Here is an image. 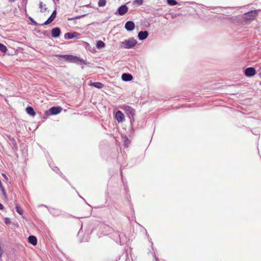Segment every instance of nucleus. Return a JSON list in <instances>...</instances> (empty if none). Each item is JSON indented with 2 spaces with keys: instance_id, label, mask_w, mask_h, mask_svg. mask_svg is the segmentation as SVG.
I'll return each instance as SVG.
<instances>
[{
  "instance_id": "obj_11",
  "label": "nucleus",
  "mask_w": 261,
  "mask_h": 261,
  "mask_svg": "<svg viewBox=\"0 0 261 261\" xmlns=\"http://www.w3.org/2000/svg\"><path fill=\"white\" fill-rule=\"evenodd\" d=\"M148 36V33L147 31H140L138 33V37L139 40H143L145 39L146 38H147Z\"/></svg>"
},
{
  "instance_id": "obj_22",
  "label": "nucleus",
  "mask_w": 261,
  "mask_h": 261,
  "mask_svg": "<svg viewBox=\"0 0 261 261\" xmlns=\"http://www.w3.org/2000/svg\"><path fill=\"white\" fill-rule=\"evenodd\" d=\"M168 5L170 6H174L177 4V2L175 0H167V1Z\"/></svg>"
},
{
  "instance_id": "obj_14",
  "label": "nucleus",
  "mask_w": 261,
  "mask_h": 261,
  "mask_svg": "<svg viewBox=\"0 0 261 261\" xmlns=\"http://www.w3.org/2000/svg\"><path fill=\"white\" fill-rule=\"evenodd\" d=\"M121 77L123 81L126 82L130 81L133 79V76L128 73H123Z\"/></svg>"
},
{
  "instance_id": "obj_8",
  "label": "nucleus",
  "mask_w": 261,
  "mask_h": 261,
  "mask_svg": "<svg viewBox=\"0 0 261 261\" xmlns=\"http://www.w3.org/2000/svg\"><path fill=\"white\" fill-rule=\"evenodd\" d=\"M115 118L118 122H122L124 120V115L120 111L116 113Z\"/></svg>"
},
{
  "instance_id": "obj_32",
  "label": "nucleus",
  "mask_w": 261,
  "mask_h": 261,
  "mask_svg": "<svg viewBox=\"0 0 261 261\" xmlns=\"http://www.w3.org/2000/svg\"><path fill=\"white\" fill-rule=\"evenodd\" d=\"M16 0H9V1L10 2H14L15 1H16Z\"/></svg>"
},
{
  "instance_id": "obj_5",
  "label": "nucleus",
  "mask_w": 261,
  "mask_h": 261,
  "mask_svg": "<svg viewBox=\"0 0 261 261\" xmlns=\"http://www.w3.org/2000/svg\"><path fill=\"white\" fill-rule=\"evenodd\" d=\"M124 110L125 111L127 115H128L129 117L131 116L132 117H133L135 115V110L129 106H125L124 107Z\"/></svg>"
},
{
  "instance_id": "obj_17",
  "label": "nucleus",
  "mask_w": 261,
  "mask_h": 261,
  "mask_svg": "<svg viewBox=\"0 0 261 261\" xmlns=\"http://www.w3.org/2000/svg\"><path fill=\"white\" fill-rule=\"evenodd\" d=\"M90 85L94 86L98 89H101L103 87V84L100 82H93Z\"/></svg>"
},
{
  "instance_id": "obj_30",
  "label": "nucleus",
  "mask_w": 261,
  "mask_h": 261,
  "mask_svg": "<svg viewBox=\"0 0 261 261\" xmlns=\"http://www.w3.org/2000/svg\"><path fill=\"white\" fill-rule=\"evenodd\" d=\"M2 175L4 176V177L6 180V181L8 180V178L7 177V176L5 174H2Z\"/></svg>"
},
{
  "instance_id": "obj_9",
  "label": "nucleus",
  "mask_w": 261,
  "mask_h": 261,
  "mask_svg": "<svg viewBox=\"0 0 261 261\" xmlns=\"http://www.w3.org/2000/svg\"><path fill=\"white\" fill-rule=\"evenodd\" d=\"M56 14V10H54L53 12L51 15L50 16V17L47 19V20L46 21H45L43 23L41 24V25H47L51 23L55 18Z\"/></svg>"
},
{
  "instance_id": "obj_33",
  "label": "nucleus",
  "mask_w": 261,
  "mask_h": 261,
  "mask_svg": "<svg viewBox=\"0 0 261 261\" xmlns=\"http://www.w3.org/2000/svg\"><path fill=\"white\" fill-rule=\"evenodd\" d=\"M23 1H26V3H27L28 0H23Z\"/></svg>"
},
{
  "instance_id": "obj_23",
  "label": "nucleus",
  "mask_w": 261,
  "mask_h": 261,
  "mask_svg": "<svg viewBox=\"0 0 261 261\" xmlns=\"http://www.w3.org/2000/svg\"><path fill=\"white\" fill-rule=\"evenodd\" d=\"M16 210L18 214H19L20 215H22L23 211L21 210V208H20V207L17 204H16Z\"/></svg>"
},
{
  "instance_id": "obj_2",
  "label": "nucleus",
  "mask_w": 261,
  "mask_h": 261,
  "mask_svg": "<svg viewBox=\"0 0 261 261\" xmlns=\"http://www.w3.org/2000/svg\"><path fill=\"white\" fill-rule=\"evenodd\" d=\"M137 43L135 39L131 38L125 40L121 43V47L124 48H130L134 47Z\"/></svg>"
},
{
  "instance_id": "obj_1",
  "label": "nucleus",
  "mask_w": 261,
  "mask_h": 261,
  "mask_svg": "<svg viewBox=\"0 0 261 261\" xmlns=\"http://www.w3.org/2000/svg\"><path fill=\"white\" fill-rule=\"evenodd\" d=\"M66 61L77 64H86V62L82 58L75 56L66 55Z\"/></svg>"
},
{
  "instance_id": "obj_13",
  "label": "nucleus",
  "mask_w": 261,
  "mask_h": 261,
  "mask_svg": "<svg viewBox=\"0 0 261 261\" xmlns=\"http://www.w3.org/2000/svg\"><path fill=\"white\" fill-rule=\"evenodd\" d=\"M80 34L75 32H69L66 33V37L68 39H73L75 38H76L78 36H79Z\"/></svg>"
},
{
  "instance_id": "obj_35",
  "label": "nucleus",
  "mask_w": 261,
  "mask_h": 261,
  "mask_svg": "<svg viewBox=\"0 0 261 261\" xmlns=\"http://www.w3.org/2000/svg\"><path fill=\"white\" fill-rule=\"evenodd\" d=\"M119 236L120 237V239H121L120 234H119Z\"/></svg>"
},
{
  "instance_id": "obj_25",
  "label": "nucleus",
  "mask_w": 261,
  "mask_h": 261,
  "mask_svg": "<svg viewBox=\"0 0 261 261\" xmlns=\"http://www.w3.org/2000/svg\"><path fill=\"white\" fill-rule=\"evenodd\" d=\"M0 189H1V191H2V192L3 193V196H4L5 198H6L7 197V195H6V193L5 192L4 187H2V188H1Z\"/></svg>"
},
{
  "instance_id": "obj_27",
  "label": "nucleus",
  "mask_w": 261,
  "mask_h": 261,
  "mask_svg": "<svg viewBox=\"0 0 261 261\" xmlns=\"http://www.w3.org/2000/svg\"><path fill=\"white\" fill-rule=\"evenodd\" d=\"M125 145L127 147L129 144V141L127 139H126V140L124 142Z\"/></svg>"
},
{
  "instance_id": "obj_28",
  "label": "nucleus",
  "mask_w": 261,
  "mask_h": 261,
  "mask_svg": "<svg viewBox=\"0 0 261 261\" xmlns=\"http://www.w3.org/2000/svg\"><path fill=\"white\" fill-rule=\"evenodd\" d=\"M30 19L34 24H35L36 25H37V23L33 19H32V18H30Z\"/></svg>"
},
{
  "instance_id": "obj_34",
  "label": "nucleus",
  "mask_w": 261,
  "mask_h": 261,
  "mask_svg": "<svg viewBox=\"0 0 261 261\" xmlns=\"http://www.w3.org/2000/svg\"><path fill=\"white\" fill-rule=\"evenodd\" d=\"M68 20H71L72 19L71 18H68Z\"/></svg>"
},
{
  "instance_id": "obj_6",
  "label": "nucleus",
  "mask_w": 261,
  "mask_h": 261,
  "mask_svg": "<svg viewBox=\"0 0 261 261\" xmlns=\"http://www.w3.org/2000/svg\"><path fill=\"white\" fill-rule=\"evenodd\" d=\"M128 10V7L125 5H123L118 8L117 12L120 15H123L127 12Z\"/></svg>"
},
{
  "instance_id": "obj_10",
  "label": "nucleus",
  "mask_w": 261,
  "mask_h": 261,
  "mask_svg": "<svg viewBox=\"0 0 261 261\" xmlns=\"http://www.w3.org/2000/svg\"><path fill=\"white\" fill-rule=\"evenodd\" d=\"M246 17L248 19H253L257 15V11H251L245 14Z\"/></svg>"
},
{
  "instance_id": "obj_7",
  "label": "nucleus",
  "mask_w": 261,
  "mask_h": 261,
  "mask_svg": "<svg viewBox=\"0 0 261 261\" xmlns=\"http://www.w3.org/2000/svg\"><path fill=\"white\" fill-rule=\"evenodd\" d=\"M135 27V23L132 21H128L125 24V28L128 31H133Z\"/></svg>"
},
{
  "instance_id": "obj_31",
  "label": "nucleus",
  "mask_w": 261,
  "mask_h": 261,
  "mask_svg": "<svg viewBox=\"0 0 261 261\" xmlns=\"http://www.w3.org/2000/svg\"><path fill=\"white\" fill-rule=\"evenodd\" d=\"M4 206L2 204L0 203V210H3L4 209Z\"/></svg>"
},
{
  "instance_id": "obj_19",
  "label": "nucleus",
  "mask_w": 261,
  "mask_h": 261,
  "mask_svg": "<svg viewBox=\"0 0 261 261\" xmlns=\"http://www.w3.org/2000/svg\"><path fill=\"white\" fill-rule=\"evenodd\" d=\"M105 46V43L101 41V40H99L97 42V43H96V47L98 48H102L104 46Z\"/></svg>"
},
{
  "instance_id": "obj_20",
  "label": "nucleus",
  "mask_w": 261,
  "mask_h": 261,
  "mask_svg": "<svg viewBox=\"0 0 261 261\" xmlns=\"http://www.w3.org/2000/svg\"><path fill=\"white\" fill-rule=\"evenodd\" d=\"M7 50V47L3 44L0 43V51L3 53V54H5Z\"/></svg>"
},
{
  "instance_id": "obj_3",
  "label": "nucleus",
  "mask_w": 261,
  "mask_h": 261,
  "mask_svg": "<svg viewBox=\"0 0 261 261\" xmlns=\"http://www.w3.org/2000/svg\"><path fill=\"white\" fill-rule=\"evenodd\" d=\"M62 109L60 107H53L46 112L47 115H54L59 114Z\"/></svg>"
},
{
  "instance_id": "obj_4",
  "label": "nucleus",
  "mask_w": 261,
  "mask_h": 261,
  "mask_svg": "<svg viewBox=\"0 0 261 261\" xmlns=\"http://www.w3.org/2000/svg\"><path fill=\"white\" fill-rule=\"evenodd\" d=\"M245 74L248 77L253 76L255 73V69L253 67H248L245 70Z\"/></svg>"
},
{
  "instance_id": "obj_21",
  "label": "nucleus",
  "mask_w": 261,
  "mask_h": 261,
  "mask_svg": "<svg viewBox=\"0 0 261 261\" xmlns=\"http://www.w3.org/2000/svg\"><path fill=\"white\" fill-rule=\"evenodd\" d=\"M106 0H99L98 2V6L99 7H104L106 5Z\"/></svg>"
},
{
  "instance_id": "obj_16",
  "label": "nucleus",
  "mask_w": 261,
  "mask_h": 261,
  "mask_svg": "<svg viewBox=\"0 0 261 261\" xmlns=\"http://www.w3.org/2000/svg\"><path fill=\"white\" fill-rule=\"evenodd\" d=\"M26 111L28 114L32 116H34L36 114V113L33 109V108L31 107H28L26 108Z\"/></svg>"
},
{
  "instance_id": "obj_15",
  "label": "nucleus",
  "mask_w": 261,
  "mask_h": 261,
  "mask_svg": "<svg viewBox=\"0 0 261 261\" xmlns=\"http://www.w3.org/2000/svg\"><path fill=\"white\" fill-rule=\"evenodd\" d=\"M28 241L30 243L33 245H36L37 243V239L36 237L34 236H30L29 237Z\"/></svg>"
},
{
  "instance_id": "obj_29",
  "label": "nucleus",
  "mask_w": 261,
  "mask_h": 261,
  "mask_svg": "<svg viewBox=\"0 0 261 261\" xmlns=\"http://www.w3.org/2000/svg\"><path fill=\"white\" fill-rule=\"evenodd\" d=\"M3 253V250L2 249V247L0 246V257L2 256Z\"/></svg>"
},
{
  "instance_id": "obj_26",
  "label": "nucleus",
  "mask_w": 261,
  "mask_h": 261,
  "mask_svg": "<svg viewBox=\"0 0 261 261\" xmlns=\"http://www.w3.org/2000/svg\"><path fill=\"white\" fill-rule=\"evenodd\" d=\"M5 223L7 224H9L10 223V219L6 218L5 220Z\"/></svg>"
},
{
  "instance_id": "obj_24",
  "label": "nucleus",
  "mask_w": 261,
  "mask_h": 261,
  "mask_svg": "<svg viewBox=\"0 0 261 261\" xmlns=\"http://www.w3.org/2000/svg\"><path fill=\"white\" fill-rule=\"evenodd\" d=\"M143 0H135L133 2L134 4H137L138 5H141L143 4Z\"/></svg>"
},
{
  "instance_id": "obj_18",
  "label": "nucleus",
  "mask_w": 261,
  "mask_h": 261,
  "mask_svg": "<svg viewBox=\"0 0 261 261\" xmlns=\"http://www.w3.org/2000/svg\"><path fill=\"white\" fill-rule=\"evenodd\" d=\"M39 8H40V12L42 13L44 12L47 10V8L46 7V5L42 2L39 3Z\"/></svg>"
},
{
  "instance_id": "obj_12",
  "label": "nucleus",
  "mask_w": 261,
  "mask_h": 261,
  "mask_svg": "<svg viewBox=\"0 0 261 261\" xmlns=\"http://www.w3.org/2000/svg\"><path fill=\"white\" fill-rule=\"evenodd\" d=\"M60 33L61 31L58 28H54L51 31V36L54 38H57L59 37L60 35Z\"/></svg>"
}]
</instances>
